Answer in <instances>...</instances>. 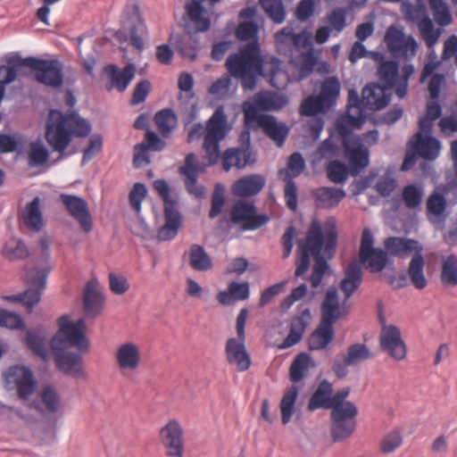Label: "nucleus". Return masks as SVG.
<instances>
[{
	"instance_id": "obj_6",
	"label": "nucleus",
	"mask_w": 457,
	"mask_h": 457,
	"mask_svg": "<svg viewBox=\"0 0 457 457\" xmlns=\"http://www.w3.org/2000/svg\"><path fill=\"white\" fill-rule=\"evenodd\" d=\"M399 67L400 63L397 60H389L378 66V74L382 84L371 83L370 86L366 87L369 90L367 98L373 99V102H369L371 110L379 111L390 103L391 94L386 91L395 87L399 77Z\"/></svg>"
},
{
	"instance_id": "obj_60",
	"label": "nucleus",
	"mask_w": 457,
	"mask_h": 457,
	"mask_svg": "<svg viewBox=\"0 0 457 457\" xmlns=\"http://www.w3.org/2000/svg\"><path fill=\"white\" fill-rule=\"evenodd\" d=\"M326 106L322 99L317 96H310L300 105V114L305 117H312L318 114Z\"/></svg>"
},
{
	"instance_id": "obj_27",
	"label": "nucleus",
	"mask_w": 457,
	"mask_h": 457,
	"mask_svg": "<svg viewBox=\"0 0 457 457\" xmlns=\"http://www.w3.org/2000/svg\"><path fill=\"white\" fill-rule=\"evenodd\" d=\"M360 260L353 259L345 270V277L340 282V288L345 293L346 302L360 287L362 282V270Z\"/></svg>"
},
{
	"instance_id": "obj_12",
	"label": "nucleus",
	"mask_w": 457,
	"mask_h": 457,
	"mask_svg": "<svg viewBox=\"0 0 457 457\" xmlns=\"http://www.w3.org/2000/svg\"><path fill=\"white\" fill-rule=\"evenodd\" d=\"M68 342L60 344L56 338H52L51 348L54 355V364L57 370L64 375L73 378H82L85 376L83 370V357L79 351L69 352L66 349L71 348Z\"/></svg>"
},
{
	"instance_id": "obj_61",
	"label": "nucleus",
	"mask_w": 457,
	"mask_h": 457,
	"mask_svg": "<svg viewBox=\"0 0 457 457\" xmlns=\"http://www.w3.org/2000/svg\"><path fill=\"white\" fill-rule=\"evenodd\" d=\"M306 163L302 154L299 152L293 153L287 162V170H286L285 179H292L298 177L305 169Z\"/></svg>"
},
{
	"instance_id": "obj_31",
	"label": "nucleus",
	"mask_w": 457,
	"mask_h": 457,
	"mask_svg": "<svg viewBox=\"0 0 457 457\" xmlns=\"http://www.w3.org/2000/svg\"><path fill=\"white\" fill-rule=\"evenodd\" d=\"M259 125L264 132L281 147L289 134V128L283 122H278L273 115L265 114L260 119Z\"/></svg>"
},
{
	"instance_id": "obj_54",
	"label": "nucleus",
	"mask_w": 457,
	"mask_h": 457,
	"mask_svg": "<svg viewBox=\"0 0 457 457\" xmlns=\"http://www.w3.org/2000/svg\"><path fill=\"white\" fill-rule=\"evenodd\" d=\"M1 253L10 262L25 260L29 257V254L27 245L21 238L16 241L15 245H12L10 243H6L4 245Z\"/></svg>"
},
{
	"instance_id": "obj_4",
	"label": "nucleus",
	"mask_w": 457,
	"mask_h": 457,
	"mask_svg": "<svg viewBox=\"0 0 457 457\" xmlns=\"http://www.w3.org/2000/svg\"><path fill=\"white\" fill-rule=\"evenodd\" d=\"M384 245V250L388 255L402 259L413 252L408 267V275L411 282L417 289L425 288L428 284L424 275L425 260L422 254V246L419 241L405 237H388L385 240Z\"/></svg>"
},
{
	"instance_id": "obj_35",
	"label": "nucleus",
	"mask_w": 457,
	"mask_h": 457,
	"mask_svg": "<svg viewBox=\"0 0 457 457\" xmlns=\"http://www.w3.org/2000/svg\"><path fill=\"white\" fill-rule=\"evenodd\" d=\"M335 337L334 325L320 321L308 338V346L312 351L325 349Z\"/></svg>"
},
{
	"instance_id": "obj_9",
	"label": "nucleus",
	"mask_w": 457,
	"mask_h": 457,
	"mask_svg": "<svg viewBox=\"0 0 457 457\" xmlns=\"http://www.w3.org/2000/svg\"><path fill=\"white\" fill-rule=\"evenodd\" d=\"M374 237L369 228L363 229L359 250L360 262L367 264L366 268L370 273H380L386 267L391 266L395 270L394 261L390 259L387 253L380 248L374 247Z\"/></svg>"
},
{
	"instance_id": "obj_52",
	"label": "nucleus",
	"mask_w": 457,
	"mask_h": 457,
	"mask_svg": "<svg viewBox=\"0 0 457 457\" xmlns=\"http://www.w3.org/2000/svg\"><path fill=\"white\" fill-rule=\"evenodd\" d=\"M49 155V150L40 140L31 142L29 152V164L30 167L43 166L47 162Z\"/></svg>"
},
{
	"instance_id": "obj_43",
	"label": "nucleus",
	"mask_w": 457,
	"mask_h": 457,
	"mask_svg": "<svg viewBox=\"0 0 457 457\" xmlns=\"http://www.w3.org/2000/svg\"><path fill=\"white\" fill-rule=\"evenodd\" d=\"M154 121L161 134L166 137H169L176 128L178 118L171 108H165L155 113Z\"/></svg>"
},
{
	"instance_id": "obj_34",
	"label": "nucleus",
	"mask_w": 457,
	"mask_h": 457,
	"mask_svg": "<svg viewBox=\"0 0 457 457\" xmlns=\"http://www.w3.org/2000/svg\"><path fill=\"white\" fill-rule=\"evenodd\" d=\"M185 9L188 18L195 25L197 32H205L211 28V20L207 10L203 4V0H190L186 3Z\"/></svg>"
},
{
	"instance_id": "obj_53",
	"label": "nucleus",
	"mask_w": 457,
	"mask_h": 457,
	"mask_svg": "<svg viewBox=\"0 0 457 457\" xmlns=\"http://www.w3.org/2000/svg\"><path fill=\"white\" fill-rule=\"evenodd\" d=\"M175 47L182 58L195 61L197 55V40L195 38L178 36Z\"/></svg>"
},
{
	"instance_id": "obj_42",
	"label": "nucleus",
	"mask_w": 457,
	"mask_h": 457,
	"mask_svg": "<svg viewBox=\"0 0 457 457\" xmlns=\"http://www.w3.org/2000/svg\"><path fill=\"white\" fill-rule=\"evenodd\" d=\"M24 221L35 231H39L43 225V217L40 211V198L36 196L28 203L23 211Z\"/></svg>"
},
{
	"instance_id": "obj_58",
	"label": "nucleus",
	"mask_w": 457,
	"mask_h": 457,
	"mask_svg": "<svg viewBox=\"0 0 457 457\" xmlns=\"http://www.w3.org/2000/svg\"><path fill=\"white\" fill-rule=\"evenodd\" d=\"M218 112H215L214 114L209 119L207 123V140H211L212 138H216L219 136H222V138L225 136V131L223 130L226 125V116L220 112L218 114Z\"/></svg>"
},
{
	"instance_id": "obj_22",
	"label": "nucleus",
	"mask_w": 457,
	"mask_h": 457,
	"mask_svg": "<svg viewBox=\"0 0 457 457\" xmlns=\"http://www.w3.org/2000/svg\"><path fill=\"white\" fill-rule=\"evenodd\" d=\"M123 29L129 35L131 46L139 51L143 50L145 46L144 37L147 35V28L137 4H134L131 11L127 12Z\"/></svg>"
},
{
	"instance_id": "obj_48",
	"label": "nucleus",
	"mask_w": 457,
	"mask_h": 457,
	"mask_svg": "<svg viewBox=\"0 0 457 457\" xmlns=\"http://www.w3.org/2000/svg\"><path fill=\"white\" fill-rule=\"evenodd\" d=\"M429 7L435 21L441 27L445 28L453 21L452 13L449 5L442 0H429Z\"/></svg>"
},
{
	"instance_id": "obj_8",
	"label": "nucleus",
	"mask_w": 457,
	"mask_h": 457,
	"mask_svg": "<svg viewBox=\"0 0 457 457\" xmlns=\"http://www.w3.org/2000/svg\"><path fill=\"white\" fill-rule=\"evenodd\" d=\"M256 210L254 203L239 200L231 208L230 220L223 216L219 220V224L222 227L226 223L228 229L232 224H240L243 231L256 230L270 220L268 214L257 213Z\"/></svg>"
},
{
	"instance_id": "obj_7",
	"label": "nucleus",
	"mask_w": 457,
	"mask_h": 457,
	"mask_svg": "<svg viewBox=\"0 0 457 457\" xmlns=\"http://www.w3.org/2000/svg\"><path fill=\"white\" fill-rule=\"evenodd\" d=\"M337 242V231L335 225H332L326 229L325 234L322 233L320 241H316L312 247L314 264L310 278L311 285L313 288H317L321 284L323 277L330 269L327 258L322 254L321 251L324 248L328 258L331 259L336 253Z\"/></svg>"
},
{
	"instance_id": "obj_50",
	"label": "nucleus",
	"mask_w": 457,
	"mask_h": 457,
	"mask_svg": "<svg viewBox=\"0 0 457 457\" xmlns=\"http://www.w3.org/2000/svg\"><path fill=\"white\" fill-rule=\"evenodd\" d=\"M418 28L420 32L421 37L426 42L428 47H432L437 42L441 30L435 29L433 21L428 16L424 15L418 23Z\"/></svg>"
},
{
	"instance_id": "obj_40",
	"label": "nucleus",
	"mask_w": 457,
	"mask_h": 457,
	"mask_svg": "<svg viewBox=\"0 0 457 457\" xmlns=\"http://www.w3.org/2000/svg\"><path fill=\"white\" fill-rule=\"evenodd\" d=\"M346 193L344 188L333 187H322L316 190L314 196L323 206L333 208L345 197Z\"/></svg>"
},
{
	"instance_id": "obj_24",
	"label": "nucleus",
	"mask_w": 457,
	"mask_h": 457,
	"mask_svg": "<svg viewBox=\"0 0 457 457\" xmlns=\"http://www.w3.org/2000/svg\"><path fill=\"white\" fill-rule=\"evenodd\" d=\"M321 319L320 321L335 325L338 319L346 315L344 307L339 303L338 292L336 287H329L320 306Z\"/></svg>"
},
{
	"instance_id": "obj_36",
	"label": "nucleus",
	"mask_w": 457,
	"mask_h": 457,
	"mask_svg": "<svg viewBox=\"0 0 457 457\" xmlns=\"http://www.w3.org/2000/svg\"><path fill=\"white\" fill-rule=\"evenodd\" d=\"M116 360L119 367L122 370H137L140 361L138 347L131 342L121 345L117 350Z\"/></svg>"
},
{
	"instance_id": "obj_44",
	"label": "nucleus",
	"mask_w": 457,
	"mask_h": 457,
	"mask_svg": "<svg viewBox=\"0 0 457 457\" xmlns=\"http://www.w3.org/2000/svg\"><path fill=\"white\" fill-rule=\"evenodd\" d=\"M341 85L337 77L327 78L320 89V97L325 103L327 107L333 105L340 95Z\"/></svg>"
},
{
	"instance_id": "obj_25",
	"label": "nucleus",
	"mask_w": 457,
	"mask_h": 457,
	"mask_svg": "<svg viewBox=\"0 0 457 457\" xmlns=\"http://www.w3.org/2000/svg\"><path fill=\"white\" fill-rule=\"evenodd\" d=\"M245 340L230 337L226 343V356L228 363H235L238 371L247 370L251 366V357L247 353Z\"/></svg>"
},
{
	"instance_id": "obj_19",
	"label": "nucleus",
	"mask_w": 457,
	"mask_h": 457,
	"mask_svg": "<svg viewBox=\"0 0 457 457\" xmlns=\"http://www.w3.org/2000/svg\"><path fill=\"white\" fill-rule=\"evenodd\" d=\"M103 71L108 79L105 83L106 90L112 91L115 88L118 92L122 93L135 78L136 65L133 62H129L120 69L115 63H110L104 67Z\"/></svg>"
},
{
	"instance_id": "obj_29",
	"label": "nucleus",
	"mask_w": 457,
	"mask_h": 457,
	"mask_svg": "<svg viewBox=\"0 0 457 457\" xmlns=\"http://www.w3.org/2000/svg\"><path fill=\"white\" fill-rule=\"evenodd\" d=\"M333 386L328 379H323L318 385L307 404V409L313 411L318 409L333 411L332 403Z\"/></svg>"
},
{
	"instance_id": "obj_17",
	"label": "nucleus",
	"mask_w": 457,
	"mask_h": 457,
	"mask_svg": "<svg viewBox=\"0 0 457 457\" xmlns=\"http://www.w3.org/2000/svg\"><path fill=\"white\" fill-rule=\"evenodd\" d=\"M322 233L323 230L320 223L315 220L308 228L306 241L304 243L299 241L298 248L300 255L295 261V277H301L308 270L311 264L310 256H313L312 247L316 241H320Z\"/></svg>"
},
{
	"instance_id": "obj_20",
	"label": "nucleus",
	"mask_w": 457,
	"mask_h": 457,
	"mask_svg": "<svg viewBox=\"0 0 457 457\" xmlns=\"http://www.w3.org/2000/svg\"><path fill=\"white\" fill-rule=\"evenodd\" d=\"M60 199L67 212L80 225L85 233H89L93 228V219L87 201L79 195L61 194Z\"/></svg>"
},
{
	"instance_id": "obj_33",
	"label": "nucleus",
	"mask_w": 457,
	"mask_h": 457,
	"mask_svg": "<svg viewBox=\"0 0 457 457\" xmlns=\"http://www.w3.org/2000/svg\"><path fill=\"white\" fill-rule=\"evenodd\" d=\"M415 136L418 137V141L413 144L410 141L409 144L417 151L418 155L426 161L436 160L441 150V142L433 136L424 138L421 132H417Z\"/></svg>"
},
{
	"instance_id": "obj_21",
	"label": "nucleus",
	"mask_w": 457,
	"mask_h": 457,
	"mask_svg": "<svg viewBox=\"0 0 457 457\" xmlns=\"http://www.w3.org/2000/svg\"><path fill=\"white\" fill-rule=\"evenodd\" d=\"M380 348L391 358L402 361L406 357V345L401 337V331L395 325L384 326L379 338Z\"/></svg>"
},
{
	"instance_id": "obj_56",
	"label": "nucleus",
	"mask_w": 457,
	"mask_h": 457,
	"mask_svg": "<svg viewBox=\"0 0 457 457\" xmlns=\"http://www.w3.org/2000/svg\"><path fill=\"white\" fill-rule=\"evenodd\" d=\"M371 357V353L365 344L355 343L348 346L345 356L352 366L364 361Z\"/></svg>"
},
{
	"instance_id": "obj_63",
	"label": "nucleus",
	"mask_w": 457,
	"mask_h": 457,
	"mask_svg": "<svg viewBox=\"0 0 457 457\" xmlns=\"http://www.w3.org/2000/svg\"><path fill=\"white\" fill-rule=\"evenodd\" d=\"M223 186L217 184L215 189L212 195L211 209L208 213V217L211 220L215 219L219 214L221 213L225 204V196L223 194Z\"/></svg>"
},
{
	"instance_id": "obj_1",
	"label": "nucleus",
	"mask_w": 457,
	"mask_h": 457,
	"mask_svg": "<svg viewBox=\"0 0 457 457\" xmlns=\"http://www.w3.org/2000/svg\"><path fill=\"white\" fill-rule=\"evenodd\" d=\"M260 27L255 21L239 22L235 30L236 37L248 42L239 47L237 54H231L226 60L229 74L241 80L245 89L255 88L259 77L265 79L272 87H277L275 77L281 70V61L272 55L264 57L259 43Z\"/></svg>"
},
{
	"instance_id": "obj_38",
	"label": "nucleus",
	"mask_w": 457,
	"mask_h": 457,
	"mask_svg": "<svg viewBox=\"0 0 457 457\" xmlns=\"http://www.w3.org/2000/svg\"><path fill=\"white\" fill-rule=\"evenodd\" d=\"M188 258L189 265L197 271H206L213 266L212 261L204 247L197 244L190 246Z\"/></svg>"
},
{
	"instance_id": "obj_47",
	"label": "nucleus",
	"mask_w": 457,
	"mask_h": 457,
	"mask_svg": "<svg viewBox=\"0 0 457 457\" xmlns=\"http://www.w3.org/2000/svg\"><path fill=\"white\" fill-rule=\"evenodd\" d=\"M298 387L296 386H292L286 391L285 395L281 399V420L284 425L287 424L290 421L295 412V405L296 403Z\"/></svg>"
},
{
	"instance_id": "obj_41",
	"label": "nucleus",
	"mask_w": 457,
	"mask_h": 457,
	"mask_svg": "<svg viewBox=\"0 0 457 457\" xmlns=\"http://www.w3.org/2000/svg\"><path fill=\"white\" fill-rule=\"evenodd\" d=\"M255 100L258 102L261 111H278L287 103L285 95L273 92H259L255 95Z\"/></svg>"
},
{
	"instance_id": "obj_15",
	"label": "nucleus",
	"mask_w": 457,
	"mask_h": 457,
	"mask_svg": "<svg viewBox=\"0 0 457 457\" xmlns=\"http://www.w3.org/2000/svg\"><path fill=\"white\" fill-rule=\"evenodd\" d=\"M243 141L242 147H231L224 151L221 160L225 171H229L235 165L237 169H244L247 165H252L256 162V154L251 149V139L248 129H245L241 135Z\"/></svg>"
},
{
	"instance_id": "obj_28",
	"label": "nucleus",
	"mask_w": 457,
	"mask_h": 457,
	"mask_svg": "<svg viewBox=\"0 0 457 457\" xmlns=\"http://www.w3.org/2000/svg\"><path fill=\"white\" fill-rule=\"evenodd\" d=\"M41 400H34L28 405L30 409H35L40 412L44 411L49 413H55L61 406V397L56 388L52 385L45 386L40 393Z\"/></svg>"
},
{
	"instance_id": "obj_18",
	"label": "nucleus",
	"mask_w": 457,
	"mask_h": 457,
	"mask_svg": "<svg viewBox=\"0 0 457 457\" xmlns=\"http://www.w3.org/2000/svg\"><path fill=\"white\" fill-rule=\"evenodd\" d=\"M345 158L348 162L350 174L357 177L370 164V150L361 137H356L352 143L343 145Z\"/></svg>"
},
{
	"instance_id": "obj_57",
	"label": "nucleus",
	"mask_w": 457,
	"mask_h": 457,
	"mask_svg": "<svg viewBox=\"0 0 457 457\" xmlns=\"http://www.w3.org/2000/svg\"><path fill=\"white\" fill-rule=\"evenodd\" d=\"M402 195L407 208L416 209L421 204L423 189L416 184L407 185L403 187Z\"/></svg>"
},
{
	"instance_id": "obj_39",
	"label": "nucleus",
	"mask_w": 457,
	"mask_h": 457,
	"mask_svg": "<svg viewBox=\"0 0 457 457\" xmlns=\"http://www.w3.org/2000/svg\"><path fill=\"white\" fill-rule=\"evenodd\" d=\"M35 56L21 57L18 53L12 54L6 57L7 65H0V78L7 79L10 73H13V81L17 79V69L19 67H26L31 69V62Z\"/></svg>"
},
{
	"instance_id": "obj_5",
	"label": "nucleus",
	"mask_w": 457,
	"mask_h": 457,
	"mask_svg": "<svg viewBox=\"0 0 457 457\" xmlns=\"http://www.w3.org/2000/svg\"><path fill=\"white\" fill-rule=\"evenodd\" d=\"M153 186L163 202L164 224L158 229L156 237L159 242H169L178 236L183 224V216L179 211V201L170 195L168 182L159 179Z\"/></svg>"
},
{
	"instance_id": "obj_16",
	"label": "nucleus",
	"mask_w": 457,
	"mask_h": 457,
	"mask_svg": "<svg viewBox=\"0 0 457 457\" xmlns=\"http://www.w3.org/2000/svg\"><path fill=\"white\" fill-rule=\"evenodd\" d=\"M159 436L168 457H184V430L178 420H169L161 428Z\"/></svg>"
},
{
	"instance_id": "obj_46",
	"label": "nucleus",
	"mask_w": 457,
	"mask_h": 457,
	"mask_svg": "<svg viewBox=\"0 0 457 457\" xmlns=\"http://www.w3.org/2000/svg\"><path fill=\"white\" fill-rule=\"evenodd\" d=\"M23 342L37 356L44 361L47 359L48 353L46 348V338L38 331L28 330Z\"/></svg>"
},
{
	"instance_id": "obj_2",
	"label": "nucleus",
	"mask_w": 457,
	"mask_h": 457,
	"mask_svg": "<svg viewBox=\"0 0 457 457\" xmlns=\"http://www.w3.org/2000/svg\"><path fill=\"white\" fill-rule=\"evenodd\" d=\"M91 129V123L82 118L77 111L72 110L64 113L60 110H51L46 121L45 139L52 151L59 154L53 163L68 158L75 153V151L67 152L73 136L85 137Z\"/></svg>"
},
{
	"instance_id": "obj_45",
	"label": "nucleus",
	"mask_w": 457,
	"mask_h": 457,
	"mask_svg": "<svg viewBox=\"0 0 457 457\" xmlns=\"http://www.w3.org/2000/svg\"><path fill=\"white\" fill-rule=\"evenodd\" d=\"M440 279L445 286H457V256L455 254H449L443 260Z\"/></svg>"
},
{
	"instance_id": "obj_51",
	"label": "nucleus",
	"mask_w": 457,
	"mask_h": 457,
	"mask_svg": "<svg viewBox=\"0 0 457 457\" xmlns=\"http://www.w3.org/2000/svg\"><path fill=\"white\" fill-rule=\"evenodd\" d=\"M327 174L330 181L336 184H344L350 174V168L344 162L334 160L328 164Z\"/></svg>"
},
{
	"instance_id": "obj_11",
	"label": "nucleus",
	"mask_w": 457,
	"mask_h": 457,
	"mask_svg": "<svg viewBox=\"0 0 457 457\" xmlns=\"http://www.w3.org/2000/svg\"><path fill=\"white\" fill-rule=\"evenodd\" d=\"M37 275L33 276L27 272L24 278V284L27 288L19 294L3 295L2 299L6 302L22 303L29 312L40 302L42 295L46 287V281L49 276V270H38Z\"/></svg>"
},
{
	"instance_id": "obj_59",
	"label": "nucleus",
	"mask_w": 457,
	"mask_h": 457,
	"mask_svg": "<svg viewBox=\"0 0 457 457\" xmlns=\"http://www.w3.org/2000/svg\"><path fill=\"white\" fill-rule=\"evenodd\" d=\"M348 9L345 7H336L327 16L329 27L337 33L341 32L347 25Z\"/></svg>"
},
{
	"instance_id": "obj_23",
	"label": "nucleus",
	"mask_w": 457,
	"mask_h": 457,
	"mask_svg": "<svg viewBox=\"0 0 457 457\" xmlns=\"http://www.w3.org/2000/svg\"><path fill=\"white\" fill-rule=\"evenodd\" d=\"M166 147V142L161 138L157 132L147 129L145 138L141 143L135 145L133 164L136 168L142 166V163L149 164L151 158L149 151L161 152Z\"/></svg>"
},
{
	"instance_id": "obj_30",
	"label": "nucleus",
	"mask_w": 457,
	"mask_h": 457,
	"mask_svg": "<svg viewBox=\"0 0 457 457\" xmlns=\"http://www.w3.org/2000/svg\"><path fill=\"white\" fill-rule=\"evenodd\" d=\"M265 186V179L260 174H252L237 179L232 187L234 195L248 197L257 195Z\"/></svg>"
},
{
	"instance_id": "obj_62",
	"label": "nucleus",
	"mask_w": 457,
	"mask_h": 457,
	"mask_svg": "<svg viewBox=\"0 0 457 457\" xmlns=\"http://www.w3.org/2000/svg\"><path fill=\"white\" fill-rule=\"evenodd\" d=\"M103 148V137L100 134H93L88 142V145L83 150L81 166L86 165L91 161Z\"/></svg>"
},
{
	"instance_id": "obj_55",
	"label": "nucleus",
	"mask_w": 457,
	"mask_h": 457,
	"mask_svg": "<svg viewBox=\"0 0 457 457\" xmlns=\"http://www.w3.org/2000/svg\"><path fill=\"white\" fill-rule=\"evenodd\" d=\"M404 39V33L402 29L392 25L385 35V40L387 44L388 50L395 57H399L401 53V42Z\"/></svg>"
},
{
	"instance_id": "obj_49",
	"label": "nucleus",
	"mask_w": 457,
	"mask_h": 457,
	"mask_svg": "<svg viewBox=\"0 0 457 457\" xmlns=\"http://www.w3.org/2000/svg\"><path fill=\"white\" fill-rule=\"evenodd\" d=\"M259 4L274 23L281 24L285 21L286 10L282 0H259Z\"/></svg>"
},
{
	"instance_id": "obj_64",
	"label": "nucleus",
	"mask_w": 457,
	"mask_h": 457,
	"mask_svg": "<svg viewBox=\"0 0 457 457\" xmlns=\"http://www.w3.org/2000/svg\"><path fill=\"white\" fill-rule=\"evenodd\" d=\"M3 321L0 322L1 328L10 329H23L25 328V322L21 316L16 312L2 309L1 315Z\"/></svg>"
},
{
	"instance_id": "obj_10",
	"label": "nucleus",
	"mask_w": 457,
	"mask_h": 457,
	"mask_svg": "<svg viewBox=\"0 0 457 457\" xmlns=\"http://www.w3.org/2000/svg\"><path fill=\"white\" fill-rule=\"evenodd\" d=\"M59 329L53 337L60 344L68 342L71 346H75L80 353L89 351L90 341L86 335L87 325L84 318L72 321L68 315H62L58 319Z\"/></svg>"
},
{
	"instance_id": "obj_37",
	"label": "nucleus",
	"mask_w": 457,
	"mask_h": 457,
	"mask_svg": "<svg viewBox=\"0 0 457 457\" xmlns=\"http://www.w3.org/2000/svg\"><path fill=\"white\" fill-rule=\"evenodd\" d=\"M316 362L312 356L305 353H299L294 361H292L289 368V378L293 383L301 382L307 370L311 368H315Z\"/></svg>"
},
{
	"instance_id": "obj_32",
	"label": "nucleus",
	"mask_w": 457,
	"mask_h": 457,
	"mask_svg": "<svg viewBox=\"0 0 457 457\" xmlns=\"http://www.w3.org/2000/svg\"><path fill=\"white\" fill-rule=\"evenodd\" d=\"M83 305L86 316L91 319L96 318L104 309V295L89 281L86 285Z\"/></svg>"
},
{
	"instance_id": "obj_3",
	"label": "nucleus",
	"mask_w": 457,
	"mask_h": 457,
	"mask_svg": "<svg viewBox=\"0 0 457 457\" xmlns=\"http://www.w3.org/2000/svg\"><path fill=\"white\" fill-rule=\"evenodd\" d=\"M350 392L351 388L346 386L338 389L332 395L330 436L334 443L351 437L357 427L358 408L353 402L346 400Z\"/></svg>"
},
{
	"instance_id": "obj_14",
	"label": "nucleus",
	"mask_w": 457,
	"mask_h": 457,
	"mask_svg": "<svg viewBox=\"0 0 457 457\" xmlns=\"http://www.w3.org/2000/svg\"><path fill=\"white\" fill-rule=\"evenodd\" d=\"M9 389L16 388L18 397L27 401L35 392L37 382L33 371L26 366H11L4 375Z\"/></svg>"
},
{
	"instance_id": "obj_13",
	"label": "nucleus",
	"mask_w": 457,
	"mask_h": 457,
	"mask_svg": "<svg viewBox=\"0 0 457 457\" xmlns=\"http://www.w3.org/2000/svg\"><path fill=\"white\" fill-rule=\"evenodd\" d=\"M31 71L36 80L48 87L60 89L64 83L63 64L58 59H43L34 57Z\"/></svg>"
},
{
	"instance_id": "obj_26",
	"label": "nucleus",
	"mask_w": 457,
	"mask_h": 457,
	"mask_svg": "<svg viewBox=\"0 0 457 457\" xmlns=\"http://www.w3.org/2000/svg\"><path fill=\"white\" fill-rule=\"evenodd\" d=\"M311 317V310L308 307L304 308L298 315L293 317L290 322L289 333L283 342L278 345V348L285 350L298 344L303 338Z\"/></svg>"
}]
</instances>
